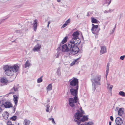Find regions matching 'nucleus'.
<instances>
[{"instance_id": "1", "label": "nucleus", "mask_w": 125, "mask_h": 125, "mask_svg": "<svg viewBox=\"0 0 125 125\" xmlns=\"http://www.w3.org/2000/svg\"><path fill=\"white\" fill-rule=\"evenodd\" d=\"M20 66L16 64L12 65H5L3 67L5 74L9 76H12L14 73L19 71Z\"/></svg>"}, {"instance_id": "2", "label": "nucleus", "mask_w": 125, "mask_h": 125, "mask_svg": "<svg viewBox=\"0 0 125 125\" xmlns=\"http://www.w3.org/2000/svg\"><path fill=\"white\" fill-rule=\"evenodd\" d=\"M69 42V46L72 47L75 54L79 52V49L77 46L80 43V40L78 39H72Z\"/></svg>"}, {"instance_id": "3", "label": "nucleus", "mask_w": 125, "mask_h": 125, "mask_svg": "<svg viewBox=\"0 0 125 125\" xmlns=\"http://www.w3.org/2000/svg\"><path fill=\"white\" fill-rule=\"evenodd\" d=\"M101 75H98L95 76L91 80L93 86V90L94 91L96 88L97 85H101Z\"/></svg>"}, {"instance_id": "4", "label": "nucleus", "mask_w": 125, "mask_h": 125, "mask_svg": "<svg viewBox=\"0 0 125 125\" xmlns=\"http://www.w3.org/2000/svg\"><path fill=\"white\" fill-rule=\"evenodd\" d=\"M78 99L76 96H74L73 98H70L68 99V104L70 107L73 109H77L78 106Z\"/></svg>"}, {"instance_id": "5", "label": "nucleus", "mask_w": 125, "mask_h": 125, "mask_svg": "<svg viewBox=\"0 0 125 125\" xmlns=\"http://www.w3.org/2000/svg\"><path fill=\"white\" fill-rule=\"evenodd\" d=\"M70 42L63 45L62 46V51L67 52L70 51L71 53L73 54H75L72 47L69 46V45Z\"/></svg>"}, {"instance_id": "6", "label": "nucleus", "mask_w": 125, "mask_h": 125, "mask_svg": "<svg viewBox=\"0 0 125 125\" xmlns=\"http://www.w3.org/2000/svg\"><path fill=\"white\" fill-rule=\"evenodd\" d=\"M77 112L74 115L75 118L78 120H80L82 117L83 115L84 114V112L82 109L81 107L80 108V110H78L77 108L76 109Z\"/></svg>"}, {"instance_id": "7", "label": "nucleus", "mask_w": 125, "mask_h": 125, "mask_svg": "<svg viewBox=\"0 0 125 125\" xmlns=\"http://www.w3.org/2000/svg\"><path fill=\"white\" fill-rule=\"evenodd\" d=\"M70 83L69 87H79L78 79L76 78L73 77L69 81Z\"/></svg>"}, {"instance_id": "8", "label": "nucleus", "mask_w": 125, "mask_h": 125, "mask_svg": "<svg viewBox=\"0 0 125 125\" xmlns=\"http://www.w3.org/2000/svg\"><path fill=\"white\" fill-rule=\"evenodd\" d=\"M79 87H69V89L71 94L78 97L77 94Z\"/></svg>"}, {"instance_id": "9", "label": "nucleus", "mask_w": 125, "mask_h": 125, "mask_svg": "<svg viewBox=\"0 0 125 125\" xmlns=\"http://www.w3.org/2000/svg\"><path fill=\"white\" fill-rule=\"evenodd\" d=\"M92 26L91 28V31L92 33L94 34L97 35L100 29L98 27V26L97 25H95L92 24Z\"/></svg>"}, {"instance_id": "10", "label": "nucleus", "mask_w": 125, "mask_h": 125, "mask_svg": "<svg viewBox=\"0 0 125 125\" xmlns=\"http://www.w3.org/2000/svg\"><path fill=\"white\" fill-rule=\"evenodd\" d=\"M88 119V117L87 116H85L84 115L82 116L80 120H77L75 119L74 120L75 122H76L77 124L78 125L80 124L81 122H84L87 120Z\"/></svg>"}, {"instance_id": "11", "label": "nucleus", "mask_w": 125, "mask_h": 125, "mask_svg": "<svg viewBox=\"0 0 125 125\" xmlns=\"http://www.w3.org/2000/svg\"><path fill=\"white\" fill-rule=\"evenodd\" d=\"M13 101L15 103L14 106L13 107V110H15L16 109V107L17 106V103H18V95H14L13 96Z\"/></svg>"}, {"instance_id": "12", "label": "nucleus", "mask_w": 125, "mask_h": 125, "mask_svg": "<svg viewBox=\"0 0 125 125\" xmlns=\"http://www.w3.org/2000/svg\"><path fill=\"white\" fill-rule=\"evenodd\" d=\"M41 48V45L40 44L37 43L34 48L32 49V51L34 52H37L40 50Z\"/></svg>"}, {"instance_id": "13", "label": "nucleus", "mask_w": 125, "mask_h": 125, "mask_svg": "<svg viewBox=\"0 0 125 125\" xmlns=\"http://www.w3.org/2000/svg\"><path fill=\"white\" fill-rule=\"evenodd\" d=\"M3 107H5L6 108H9L12 107V104L10 102L5 101Z\"/></svg>"}, {"instance_id": "14", "label": "nucleus", "mask_w": 125, "mask_h": 125, "mask_svg": "<svg viewBox=\"0 0 125 125\" xmlns=\"http://www.w3.org/2000/svg\"><path fill=\"white\" fill-rule=\"evenodd\" d=\"M115 122L116 124L121 125L123 123V120L120 118L117 117L116 119Z\"/></svg>"}, {"instance_id": "15", "label": "nucleus", "mask_w": 125, "mask_h": 125, "mask_svg": "<svg viewBox=\"0 0 125 125\" xmlns=\"http://www.w3.org/2000/svg\"><path fill=\"white\" fill-rule=\"evenodd\" d=\"M101 49L100 53L101 54H103L106 52V48L105 46H101Z\"/></svg>"}, {"instance_id": "16", "label": "nucleus", "mask_w": 125, "mask_h": 125, "mask_svg": "<svg viewBox=\"0 0 125 125\" xmlns=\"http://www.w3.org/2000/svg\"><path fill=\"white\" fill-rule=\"evenodd\" d=\"M79 34V33L77 31L74 32L72 34L73 37L72 39H78V35Z\"/></svg>"}, {"instance_id": "17", "label": "nucleus", "mask_w": 125, "mask_h": 125, "mask_svg": "<svg viewBox=\"0 0 125 125\" xmlns=\"http://www.w3.org/2000/svg\"><path fill=\"white\" fill-rule=\"evenodd\" d=\"M37 24V20L36 19H35L33 23V30L35 31H36Z\"/></svg>"}, {"instance_id": "18", "label": "nucleus", "mask_w": 125, "mask_h": 125, "mask_svg": "<svg viewBox=\"0 0 125 125\" xmlns=\"http://www.w3.org/2000/svg\"><path fill=\"white\" fill-rule=\"evenodd\" d=\"M107 88L108 90L110 91L111 94V95H112V89L113 87V86L110 85L109 83H107Z\"/></svg>"}, {"instance_id": "19", "label": "nucleus", "mask_w": 125, "mask_h": 125, "mask_svg": "<svg viewBox=\"0 0 125 125\" xmlns=\"http://www.w3.org/2000/svg\"><path fill=\"white\" fill-rule=\"evenodd\" d=\"M111 0H104V2H103V5H105L106 6H108L111 3Z\"/></svg>"}, {"instance_id": "20", "label": "nucleus", "mask_w": 125, "mask_h": 125, "mask_svg": "<svg viewBox=\"0 0 125 125\" xmlns=\"http://www.w3.org/2000/svg\"><path fill=\"white\" fill-rule=\"evenodd\" d=\"M0 82L1 83H4L5 84H7L8 81L7 79L6 78H1L0 80Z\"/></svg>"}, {"instance_id": "21", "label": "nucleus", "mask_w": 125, "mask_h": 125, "mask_svg": "<svg viewBox=\"0 0 125 125\" xmlns=\"http://www.w3.org/2000/svg\"><path fill=\"white\" fill-rule=\"evenodd\" d=\"M52 84L51 83L49 84L46 87V89L47 92L50 91L52 89Z\"/></svg>"}, {"instance_id": "22", "label": "nucleus", "mask_w": 125, "mask_h": 125, "mask_svg": "<svg viewBox=\"0 0 125 125\" xmlns=\"http://www.w3.org/2000/svg\"><path fill=\"white\" fill-rule=\"evenodd\" d=\"M124 113V109L123 108H121L119 109L118 114L120 116H122Z\"/></svg>"}, {"instance_id": "23", "label": "nucleus", "mask_w": 125, "mask_h": 125, "mask_svg": "<svg viewBox=\"0 0 125 125\" xmlns=\"http://www.w3.org/2000/svg\"><path fill=\"white\" fill-rule=\"evenodd\" d=\"M79 58H78L76 59L70 65L71 66H73L75 64H77L79 62L78 60Z\"/></svg>"}, {"instance_id": "24", "label": "nucleus", "mask_w": 125, "mask_h": 125, "mask_svg": "<svg viewBox=\"0 0 125 125\" xmlns=\"http://www.w3.org/2000/svg\"><path fill=\"white\" fill-rule=\"evenodd\" d=\"M110 66V64L109 63H108L107 64L106 68V75L105 76L106 78H107V76L108 75V73L109 72V67Z\"/></svg>"}, {"instance_id": "25", "label": "nucleus", "mask_w": 125, "mask_h": 125, "mask_svg": "<svg viewBox=\"0 0 125 125\" xmlns=\"http://www.w3.org/2000/svg\"><path fill=\"white\" fill-rule=\"evenodd\" d=\"M24 65L25 68L29 67L31 65L30 62L29 61L27 60L26 62Z\"/></svg>"}, {"instance_id": "26", "label": "nucleus", "mask_w": 125, "mask_h": 125, "mask_svg": "<svg viewBox=\"0 0 125 125\" xmlns=\"http://www.w3.org/2000/svg\"><path fill=\"white\" fill-rule=\"evenodd\" d=\"M61 57V54L60 52L59 51H58V52L54 56V58H58Z\"/></svg>"}, {"instance_id": "27", "label": "nucleus", "mask_w": 125, "mask_h": 125, "mask_svg": "<svg viewBox=\"0 0 125 125\" xmlns=\"http://www.w3.org/2000/svg\"><path fill=\"white\" fill-rule=\"evenodd\" d=\"M30 121L27 119H25L24 121L23 124L25 125H29Z\"/></svg>"}, {"instance_id": "28", "label": "nucleus", "mask_w": 125, "mask_h": 125, "mask_svg": "<svg viewBox=\"0 0 125 125\" xmlns=\"http://www.w3.org/2000/svg\"><path fill=\"white\" fill-rule=\"evenodd\" d=\"M18 87L17 86H14L11 90V93L13 94H14V92L13 91L15 92L17 91L18 90Z\"/></svg>"}, {"instance_id": "29", "label": "nucleus", "mask_w": 125, "mask_h": 125, "mask_svg": "<svg viewBox=\"0 0 125 125\" xmlns=\"http://www.w3.org/2000/svg\"><path fill=\"white\" fill-rule=\"evenodd\" d=\"M91 22L92 23H98V21L95 19L93 17L91 18Z\"/></svg>"}, {"instance_id": "30", "label": "nucleus", "mask_w": 125, "mask_h": 125, "mask_svg": "<svg viewBox=\"0 0 125 125\" xmlns=\"http://www.w3.org/2000/svg\"><path fill=\"white\" fill-rule=\"evenodd\" d=\"M56 74L58 76H60L61 74L60 71V68L59 67L58 68L57 71L56 72Z\"/></svg>"}, {"instance_id": "31", "label": "nucleus", "mask_w": 125, "mask_h": 125, "mask_svg": "<svg viewBox=\"0 0 125 125\" xmlns=\"http://www.w3.org/2000/svg\"><path fill=\"white\" fill-rule=\"evenodd\" d=\"M68 39V37L67 36L65 37L62 40V43L63 44L65 43L67 41Z\"/></svg>"}, {"instance_id": "32", "label": "nucleus", "mask_w": 125, "mask_h": 125, "mask_svg": "<svg viewBox=\"0 0 125 125\" xmlns=\"http://www.w3.org/2000/svg\"><path fill=\"white\" fill-rule=\"evenodd\" d=\"M5 101L1 100L0 101V106L3 107Z\"/></svg>"}, {"instance_id": "33", "label": "nucleus", "mask_w": 125, "mask_h": 125, "mask_svg": "<svg viewBox=\"0 0 125 125\" xmlns=\"http://www.w3.org/2000/svg\"><path fill=\"white\" fill-rule=\"evenodd\" d=\"M119 94L123 97H125V93L123 91H120L119 93Z\"/></svg>"}, {"instance_id": "34", "label": "nucleus", "mask_w": 125, "mask_h": 125, "mask_svg": "<svg viewBox=\"0 0 125 125\" xmlns=\"http://www.w3.org/2000/svg\"><path fill=\"white\" fill-rule=\"evenodd\" d=\"M42 76L37 80V82L38 83H41L42 81Z\"/></svg>"}, {"instance_id": "35", "label": "nucleus", "mask_w": 125, "mask_h": 125, "mask_svg": "<svg viewBox=\"0 0 125 125\" xmlns=\"http://www.w3.org/2000/svg\"><path fill=\"white\" fill-rule=\"evenodd\" d=\"M17 118V117L16 116H13L10 118V119L12 121H15Z\"/></svg>"}, {"instance_id": "36", "label": "nucleus", "mask_w": 125, "mask_h": 125, "mask_svg": "<svg viewBox=\"0 0 125 125\" xmlns=\"http://www.w3.org/2000/svg\"><path fill=\"white\" fill-rule=\"evenodd\" d=\"M85 125H94V124L92 122H89L88 123H85Z\"/></svg>"}, {"instance_id": "37", "label": "nucleus", "mask_w": 125, "mask_h": 125, "mask_svg": "<svg viewBox=\"0 0 125 125\" xmlns=\"http://www.w3.org/2000/svg\"><path fill=\"white\" fill-rule=\"evenodd\" d=\"M50 106L49 104H47V107L46 108V111L47 112H49V109Z\"/></svg>"}, {"instance_id": "38", "label": "nucleus", "mask_w": 125, "mask_h": 125, "mask_svg": "<svg viewBox=\"0 0 125 125\" xmlns=\"http://www.w3.org/2000/svg\"><path fill=\"white\" fill-rule=\"evenodd\" d=\"M7 125H14L12 124V123L10 121H8L7 123Z\"/></svg>"}, {"instance_id": "39", "label": "nucleus", "mask_w": 125, "mask_h": 125, "mask_svg": "<svg viewBox=\"0 0 125 125\" xmlns=\"http://www.w3.org/2000/svg\"><path fill=\"white\" fill-rule=\"evenodd\" d=\"M70 22V20L69 19L67 20V21H66L65 22V23L67 25H68V24H69Z\"/></svg>"}, {"instance_id": "40", "label": "nucleus", "mask_w": 125, "mask_h": 125, "mask_svg": "<svg viewBox=\"0 0 125 125\" xmlns=\"http://www.w3.org/2000/svg\"><path fill=\"white\" fill-rule=\"evenodd\" d=\"M51 121H52V122L53 124L55 125L56 124V123L53 118L52 119V120Z\"/></svg>"}, {"instance_id": "41", "label": "nucleus", "mask_w": 125, "mask_h": 125, "mask_svg": "<svg viewBox=\"0 0 125 125\" xmlns=\"http://www.w3.org/2000/svg\"><path fill=\"white\" fill-rule=\"evenodd\" d=\"M125 57V55H123V56H121L120 57V59L122 60H123L124 59Z\"/></svg>"}, {"instance_id": "42", "label": "nucleus", "mask_w": 125, "mask_h": 125, "mask_svg": "<svg viewBox=\"0 0 125 125\" xmlns=\"http://www.w3.org/2000/svg\"><path fill=\"white\" fill-rule=\"evenodd\" d=\"M15 32L17 33H20L21 32V31L20 30H18L15 31Z\"/></svg>"}, {"instance_id": "43", "label": "nucleus", "mask_w": 125, "mask_h": 125, "mask_svg": "<svg viewBox=\"0 0 125 125\" xmlns=\"http://www.w3.org/2000/svg\"><path fill=\"white\" fill-rule=\"evenodd\" d=\"M67 25L65 23L62 25V28H64Z\"/></svg>"}, {"instance_id": "44", "label": "nucleus", "mask_w": 125, "mask_h": 125, "mask_svg": "<svg viewBox=\"0 0 125 125\" xmlns=\"http://www.w3.org/2000/svg\"><path fill=\"white\" fill-rule=\"evenodd\" d=\"M110 118L112 121H113L114 120L113 117L112 116H111L110 117Z\"/></svg>"}, {"instance_id": "45", "label": "nucleus", "mask_w": 125, "mask_h": 125, "mask_svg": "<svg viewBox=\"0 0 125 125\" xmlns=\"http://www.w3.org/2000/svg\"><path fill=\"white\" fill-rule=\"evenodd\" d=\"M50 23H51V22L50 21H48V24H47V27L48 28H49V24H50Z\"/></svg>"}, {"instance_id": "46", "label": "nucleus", "mask_w": 125, "mask_h": 125, "mask_svg": "<svg viewBox=\"0 0 125 125\" xmlns=\"http://www.w3.org/2000/svg\"><path fill=\"white\" fill-rule=\"evenodd\" d=\"M115 28V27L112 30V32H111V34H113L114 33V31Z\"/></svg>"}, {"instance_id": "47", "label": "nucleus", "mask_w": 125, "mask_h": 125, "mask_svg": "<svg viewBox=\"0 0 125 125\" xmlns=\"http://www.w3.org/2000/svg\"><path fill=\"white\" fill-rule=\"evenodd\" d=\"M53 118H52V117H51L49 118L48 120L49 121H51L52 120V119H53Z\"/></svg>"}, {"instance_id": "48", "label": "nucleus", "mask_w": 125, "mask_h": 125, "mask_svg": "<svg viewBox=\"0 0 125 125\" xmlns=\"http://www.w3.org/2000/svg\"><path fill=\"white\" fill-rule=\"evenodd\" d=\"M109 12V10H105L104 11V13H106Z\"/></svg>"}, {"instance_id": "49", "label": "nucleus", "mask_w": 125, "mask_h": 125, "mask_svg": "<svg viewBox=\"0 0 125 125\" xmlns=\"http://www.w3.org/2000/svg\"><path fill=\"white\" fill-rule=\"evenodd\" d=\"M6 113L7 114V118L8 117L9 114L8 113V112H6Z\"/></svg>"}, {"instance_id": "50", "label": "nucleus", "mask_w": 125, "mask_h": 125, "mask_svg": "<svg viewBox=\"0 0 125 125\" xmlns=\"http://www.w3.org/2000/svg\"><path fill=\"white\" fill-rule=\"evenodd\" d=\"M57 2H60L61 1V0H57Z\"/></svg>"}, {"instance_id": "51", "label": "nucleus", "mask_w": 125, "mask_h": 125, "mask_svg": "<svg viewBox=\"0 0 125 125\" xmlns=\"http://www.w3.org/2000/svg\"><path fill=\"white\" fill-rule=\"evenodd\" d=\"M2 111V109L0 107V113Z\"/></svg>"}, {"instance_id": "52", "label": "nucleus", "mask_w": 125, "mask_h": 125, "mask_svg": "<svg viewBox=\"0 0 125 125\" xmlns=\"http://www.w3.org/2000/svg\"><path fill=\"white\" fill-rule=\"evenodd\" d=\"M109 125H111V123L110 122H109Z\"/></svg>"}, {"instance_id": "53", "label": "nucleus", "mask_w": 125, "mask_h": 125, "mask_svg": "<svg viewBox=\"0 0 125 125\" xmlns=\"http://www.w3.org/2000/svg\"><path fill=\"white\" fill-rule=\"evenodd\" d=\"M105 26H104V29H105Z\"/></svg>"}, {"instance_id": "54", "label": "nucleus", "mask_w": 125, "mask_h": 125, "mask_svg": "<svg viewBox=\"0 0 125 125\" xmlns=\"http://www.w3.org/2000/svg\"><path fill=\"white\" fill-rule=\"evenodd\" d=\"M59 49H60V48L59 47H58V50Z\"/></svg>"}, {"instance_id": "55", "label": "nucleus", "mask_w": 125, "mask_h": 125, "mask_svg": "<svg viewBox=\"0 0 125 125\" xmlns=\"http://www.w3.org/2000/svg\"><path fill=\"white\" fill-rule=\"evenodd\" d=\"M80 125H84V124H81Z\"/></svg>"}]
</instances>
